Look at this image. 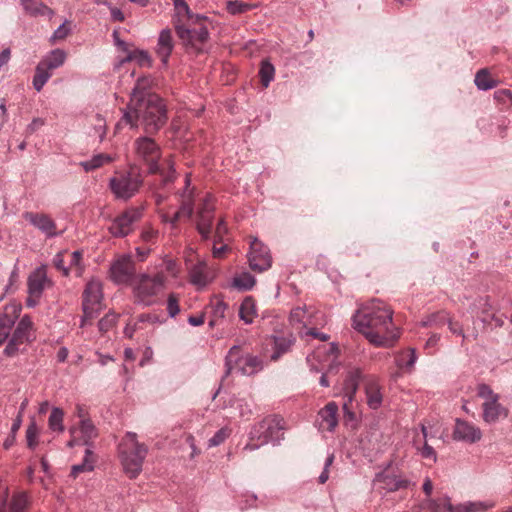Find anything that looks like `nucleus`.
<instances>
[{
	"label": "nucleus",
	"instance_id": "f257e3e1",
	"mask_svg": "<svg viewBox=\"0 0 512 512\" xmlns=\"http://www.w3.org/2000/svg\"><path fill=\"white\" fill-rule=\"evenodd\" d=\"M152 84L153 79L150 76L137 80L122 117V121L131 128L142 126L147 133L158 131L167 120L162 99L150 92Z\"/></svg>",
	"mask_w": 512,
	"mask_h": 512
},
{
	"label": "nucleus",
	"instance_id": "f03ea898",
	"mask_svg": "<svg viewBox=\"0 0 512 512\" xmlns=\"http://www.w3.org/2000/svg\"><path fill=\"white\" fill-rule=\"evenodd\" d=\"M353 327L376 347H392L400 337V331L393 322V310L379 299L357 309L353 315Z\"/></svg>",
	"mask_w": 512,
	"mask_h": 512
},
{
	"label": "nucleus",
	"instance_id": "7ed1b4c3",
	"mask_svg": "<svg viewBox=\"0 0 512 512\" xmlns=\"http://www.w3.org/2000/svg\"><path fill=\"white\" fill-rule=\"evenodd\" d=\"M284 429V420L282 418L278 416L264 418L252 427L249 433L250 442L244 446V450L254 451L269 442L273 444L279 443L283 439Z\"/></svg>",
	"mask_w": 512,
	"mask_h": 512
},
{
	"label": "nucleus",
	"instance_id": "20e7f679",
	"mask_svg": "<svg viewBox=\"0 0 512 512\" xmlns=\"http://www.w3.org/2000/svg\"><path fill=\"white\" fill-rule=\"evenodd\" d=\"M147 452V447L137 441L135 433H126L119 444V456L123 469L130 478H136L142 471Z\"/></svg>",
	"mask_w": 512,
	"mask_h": 512
},
{
	"label": "nucleus",
	"instance_id": "39448f33",
	"mask_svg": "<svg viewBox=\"0 0 512 512\" xmlns=\"http://www.w3.org/2000/svg\"><path fill=\"white\" fill-rule=\"evenodd\" d=\"M144 183L140 168L131 165L127 171L116 172L109 179V188L115 199L128 201L138 194Z\"/></svg>",
	"mask_w": 512,
	"mask_h": 512
},
{
	"label": "nucleus",
	"instance_id": "423d86ee",
	"mask_svg": "<svg viewBox=\"0 0 512 512\" xmlns=\"http://www.w3.org/2000/svg\"><path fill=\"white\" fill-rule=\"evenodd\" d=\"M165 280L162 273H157L154 276L142 274L137 277L132 284L135 301L144 306L154 304L156 296L165 287Z\"/></svg>",
	"mask_w": 512,
	"mask_h": 512
},
{
	"label": "nucleus",
	"instance_id": "0eeeda50",
	"mask_svg": "<svg viewBox=\"0 0 512 512\" xmlns=\"http://www.w3.org/2000/svg\"><path fill=\"white\" fill-rule=\"evenodd\" d=\"M226 374L240 373L242 375H252L262 369V361L253 355L241 354L239 346H233L228 351L225 359Z\"/></svg>",
	"mask_w": 512,
	"mask_h": 512
},
{
	"label": "nucleus",
	"instance_id": "6e6552de",
	"mask_svg": "<svg viewBox=\"0 0 512 512\" xmlns=\"http://www.w3.org/2000/svg\"><path fill=\"white\" fill-rule=\"evenodd\" d=\"M477 395L483 399L482 418L484 422L493 424L508 416V409L499 402V395L488 385L479 384L477 387Z\"/></svg>",
	"mask_w": 512,
	"mask_h": 512
},
{
	"label": "nucleus",
	"instance_id": "1a4fd4ad",
	"mask_svg": "<svg viewBox=\"0 0 512 512\" xmlns=\"http://www.w3.org/2000/svg\"><path fill=\"white\" fill-rule=\"evenodd\" d=\"M53 285L52 280L47 275V266L42 264L35 268L27 278V299L26 305L29 308L35 307L45 289Z\"/></svg>",
	"mask_w": 512,
	"mask_h": 512
},
{
	"label": "nucleus",
	"instance_id": "9d476101",
	"mask_svg": "<svg viewBox=\"0 0 512 512\" xmlns=\"http://www.w3.org/2000/svg\"><path fill=\"white\" fill-rule=\"evenodd\" d=\"M103 299L102 283L99 279L89 280L83 291L82 308L84 316L81 326H84L86 319H92L100 310Z\"/></svg>",
	"mask_w": 512,
	"mask_h": 512
},
{
	"label": "nucleus",
	"instance_id": "9b49d317",
	"mask_svg": "<svg viewBox=\"0 0 512 512\" xmlns=\"http://www.w3.org/2000/svg\"><path fill=\"white\" fill-rule=\"evenodd\" d=\"M135 154L139 160H142L149 166V173H157L161 170L167 171V167H159L157 161L160 159L161 151L156 142L149 137H140L134 143ZM167 161L165 163L167 164Z\"/></svg>",
	"mask_w": 512,
	"mask_h": 512
},
{
	"label": "nucleus",
	"instance_id": "f8f14e48",
	"mask_svg": "<svg viewBox=\"0 0 512 512\" xmlns=\"http://www.w3.org/2000/svg\"><path fill=\"white\" fill-rule=\"evenodd\" d=\"M35 339L36 334L33 322L28 315H24L9 340L4 353L7 356H14L20 351L21 345L29 344Z\"/></svg>",
	"mask_w": 512,
	"mask_h": 512
},
{
	"label": "nucleus",
	"instance_id": "ddd939ff",
	"mask_svg": "<svg viewBox=\"0 0 512 512\" xmlns=\"http://www.w3.org/2000/svg\"><path fill=\"white\" fill-rule=\"evenodd\" d=\"M144 207H130L118 215L109 227L114 237H125L133 230L134 223L143 217Z\"/></svg>",
	"mask_w": 512,
	"mask_h": 512
},
{
	"label": "nucleus",
	"instance_id": "4468645a",
	"mask_svg": "<svg viewBox=\"0 0 512 512\" xmlns=\"http://www.w3.org/2000/svg\"><path fill=\"white\" fill-rule=\"evenodd\" d=\"M338 348L334 343L323 345L317 348L311 355L307 356V361L311 369L319 372L326 368L332 371L337 359Z\"/></svg>",
	"mask_w": 512,
	"mask_h": 512
},
{
	"label": "nucleus",
	"instance_id": "2eb2a0df",
	"mask_svg": "<svg viewBox=\"0 0 512 512\" xmlns=\"http://www.w3.org/2000/svg\"><path fill=\"white\" fill-rule=\"evenodd\" d=\"M248 262L250 268L257 272L268 270L272 265L269 249L257 238H254L250 244Z\"/></svg>",
	"mask_w": 512,
	"mask_h": 512
},
{
	"label": "nucleus",
	"instance_id": "dca6fc26",
	"mask_svg": "<svg viewBox=\"0 0 512 512\" xmlns=\"http://www.w3.org/2000/svg\"><path fill=\"white\" fill-rule=\"evenodd\" d=\"M178 37L186 46L194 48L196 51L202 50V45L208 40L209 33L205 26L199 29H189L184 25H175Z\"/></svg>",
	"mask_w": 512,
	"mask_h": 512
},
{
	"label": "nucleus",
	"instance_id": "f3484780",
	"mask_svg": "<svg viewBox=\"0 0 512 512\" xmlns=\"http://www.w3.org/2000/svg\"><path fill=\"white\" fill-rule=\"evenodd\" d=\"M135 273L134 262L130 255H122L110 267V277L116 284L128 283Z\"/></svg>",
	"mask_w": 512,
	"mask_h": 512
},
{
	"label": "nucleus",
	"instance_id": "a211bd4d",
	"mask_svg": "<svg viewBox=\"0 0 512 512\" xmlns=\"http://www.w3.org/2000/svg\"><path fill=\"white\" fill-rule=\"evenodd\" d=\"M71 440L67 443L69 447L83 444L89 445L97 437L95 426L90 420H82L78 428L70 429Z\"/></svg>",
	"mask_w": 512,
	"mask_h": 512
},
{
	"label": "nucleus",
	"instance_id": "6ab92c4d",
	"mask_svg": "<svg viewBox=\"0 0 512 512\" xmlns=\"http://www.w3.org/2000/svg\"><path fill=\"white\" fill-rule=\"evenodd\" d=\"M453 438L467 443L478 442L482 438L479 427L465 420L456 419Z\"/></svg>",
	"mask_w": 512,
	"mask_h": 512
},
{
	"label": "nucleus",
	"instance_id": "aec40b11",
	"mask_svg": "<svg viewBox=\"0 0 512 512\" xmlns=\"http://www.w3.org/2000/svg\"><path fill=\"white\" fill-rule=\"evenodd\" d=\"M337 425L338 405L335 402H329L318 412L317 426L320 431L333 432Z\"/></svg>",
	"mask_w": 512,
	"mask_h": 512
},
{
	"label": "nucleus",
	"instance_id": "412c9836",
	"mask_svg": "<svg viewBox=\"0 0 512 512\" xmlns=\"http://www.w3.org/2000/svg\"><path fill=\"white\" fill-rule=\"evenodd\" d=\"M215 271L205 261H199L189 270L190 282L198 287H205L215 278Z\"/></svg>",
	"mask_w": 512,
	"mask_h": 512
},
{
	"label": "nucleus",
	"instance_id": "4be33fe9",
	"mask_svg": "<svg viewBox=\"0 0 512 512\" xmlns=\"http://www.w3.org/2000/svg\"><path fill=\"white\" fill-rule=\"evenodd\" d=\"M214 205L210 197L204 200V203L198 213L197 230L204 239H208L213 221Z\"/></svg>",
	"mask_w": 512,
	"mask_h": 512
},
{
	"label": "nucleus",
	"instance_id": "5701e85b",
	"mask_svg": "<svg viewBox=\"0 0 512 512\" xmlns=\"http://www.w3.org/2000/svg\"><path fill=\"white\" fill-rule=\"evenodd\" d=\"M174 49L172 31L168 28L161 30L158 36L155 52L164 66L168 65L169 57Z\"/></svg>",
	"mask_w": 512,
	"mask_h": 512
},
{
	"label": "nucleus",
	"instance_id": "b1692460",
	"mask_svg": "<svg viewBox=\"0 0 512 512\" xmlns=\"http://www.w3.org/2000/svg\"><path fill=\"white\" fill-rule=\"evenodd\" d=\"M23 217L30 224L42 231L46 236L52 237L56 235L55 222L46 214L25 212Z\"/></svg>",
	"mask_w": 512,
	"mask_h": 512
},
{
	"label": "nucleus",
	"instance_id": "393cba45",
	"mask_svg": "<svg viewBox=\"0 0 512 512\" xmlns=\"http://www.w3.org/2000/svg\"><path fill=\"white\" fill-rule=\"evenodd\" d=\"M373 485L376 489L393 492L407 487L408 481L399 479L396 475L378 473L373 480Z\"/></svg>",
	"mask_w": 512,
	"mask_h": 512
},
{
	"label": "nucleus",
	"instance_id": "a878e982",
	"mask_svg": "<svg viewBox=\"0 0 512 512\" xmlns=\"http://www.w3.org/2000/svg\"><path fill=\"white\" fill-rule=\"evenodd\" d=\"M360 378L361 371L358 368L351 369L347 372L342 387L343 396L346 398L343 405L344 409H346L348 404L353 401L354 395L359 386Z\"/></svg>",
	"mask_w": 512,
	"mask_h": 512
},
{
	"label": "nucleus",
	"instance_id": "bb28decb",
	"mask_svg": "<svg viewBox=\"0 0 512 512\" xmlns=\"http://www.w3.org/2000/svg\"><path fill=\"white\" fill-rule=\"evenodd\" d=\"M160 176H161L160 186L152 187L155 204L158 207L159 214H161V212H164L161 208V205L166 200V196L164 194L160 193L159 189L165 188L169 183L173 182V180L175 178V170L173 168V163L170 160L167 161V171L161 170Z\"/></svg>",
	"mask_w": 512,
	"mask_h": 512
},
{
	"label": "nucleus",
	"instance_id": "cd10ccee",
	"mask_svg": "<svg viewBox=\"0 0 512 512\" xmlns=\"http://www.w3.org/2000/svg\"><path fill=\"white\" fill-rule=\"evenodd\" d=\"M191 186L190 174L185 176V187L180 193L181 205L179 212L182 217L191 218L194 210V189Z\"/></svg>",
	"mask_w": 512,
	"mask_h": 512
},
{
	"label": "nucleus",
	"instance_id": "c85d7f7f",
	"mask_svg": "<svg viewBox=\"0 0 512 512\" xmlns=\"http://www.w3.org/2000/svg\"><path fill=\"white\" fill-rule=\"evenodd\" d=\"M367 404L371 409H378L382 405L383 395L381 387L376 378H368L365 383Z\"/></svg>",
	"mask_w": 512,
	"mask_h": 512
},
{
	"label": "nucleus",
	"instance_id": "c756f323",
	"mask_svg": "<svg viewBox=\"0 0 512 512\" xmlns=\"http://www.w3.org/2000/svg\"><path fill=\"white\" fill-rule=\"evenodd\" d=\"M20 4L26 14L32 17L47 16L52 18L54 11L42 0H20Z\"/></svg>",
	"mask_w": 512,
	"mask_h": 512
},
{
	"label": "nucleus",
	"instance_id": "7c9ffc66",
	"mask_svg": "<svg viewBox=\"0 0 512 512\" xmlns=\"http://www.w3.org/2000/svg\"><path fill=\"white\" fill-rule=\"evenodd\" d=\"M67 58V54L62 49H54L45 55L39 64L43 65L50 72L54 69L61 67Z\"/></svg>",
	"mask_w": 512,
	"mask_h": 512
},
{
	"label": "nucleus",
	"instance_id": "2f4dec72",
	"mask_svg": "<svg viewBox=\"0 0 512 512\" xmlns=\"http://www.w3.org/2000/svg\"><path fill=\"white\" fill-rule=\"evenodd\" d=\"M96 462V457L93 451L90 448L85 450V455L82 463L73 465L71 468V476L74 478L77 477L78 474L84 472H91L94 469Z\"/></svg>",
	"mask_w": 512,
	"mask_h": 512
},
{
	"label": "nucleus",
	"instance_id": "473e14b6",
	"mask_svg": "<svg viewBox=\"0 0 512 512\" xmlns=\"http://www.w3.org/2000/svg\"><path fill=\"white\" fill-rule=\"evenodd\" d=\"M239 317L246 324H251L257 317L256 303L251 297H246L239 309Z\"/></svg>",
	"mask_w": 512,
	"mask_h": 512
},
{
	"label": "nucleus",
	"instance_id": "72a5a7b5",
	"mask_svg": "<svg viewBox=\"0 0 512 512\" xmlns=\"http://www.w3.org/2000/svg\"><path fill=\"white\" fill-rule=\"evenodd\" d=\"M475 85L479 90L487 91L497 86V81L494 80L487 69L479 70L475 75Z\"/></svg>",
	"mask_w": 512,
	"mask_h": 512
},
{
	"label": "nucleus",
	"instance_id": "f704fd0d",
	"mask_svg": "<svg viewBox=\"0 0 512 512\" xmlns=\"http://www.w3.org/2000/svg\"><path fill=\"white\" fill-rule=\"evenodd\" d=\"M112 161H114V158L112 156H110L108 154L100 153V154L94 155L90 160L81 162L80 165L83 167V169L86 172H89V171H93L97 168H100L104 164L110 163Z\"/></svg>",
	"mask_w": 512,
	"mask_h": 512
},
{
	"label": "nucleus",
	"instance_id": "c9c22d12",
	"mask_svg": "<svg viewBox=\"0 0 512 512\" xmlns=\"http://www.w3.org/2000/svg\"><path fill=\"white\" fill-rule=\"evenodd\" d=\"M172 2L178 17H185L192 23L198 22L201 19H206V17L201 15H193L188 4L184 0H172Z\"/></svg>",
	"mask_w": 512,
	"mask_h": 512
},
{
	"label": "nucleus",
	"instance_id": "e433bc0d",
	"mask_svg": "<svg viewBox=\"0 0 512 512\" xmlns=\"http://www.w3.org/2000/svg\"><path fill=\"white\" fill-rule=\"evenodd\" d=\"M256 280L248 272H242L233 278L232 285L241 291H248L254 287Z\"/></svg>",
	"mask_w": 512,
	"mask_h": 512
},
{
	"label": "nucleus",
	"instance_id": "4c0bfd02",
	"mask_svg": "<svg viewBox=\"0 0 512 512\" xmlns=\"http://www.w3.org/2000/svg\"><path fill=\"white\" fill-rule=\"evenodd\" d=\"M294 343V337L292 335L288 337H274V348L275 351L271 358L277 360L282 354L286 353L292 344Z\"/></svg>",
	"mask_w": 512,
	"mask_h": 512
},
{
	"label": "nucleus",
	"instance_id": "58836bf2",
	"mask_svg": "<svg viewBox=\"0 0 512 512\" xmlns=\"http://www.w3.org/2000/svg\"><path fill=\"white\" fill-rule=\"evenodd\" d=\"M63 420H64L63 410L58 407H53L51 410L49 419H48L49 429L54 432L62 433L64 431Z\"/></svg>",
	"mask_w": 512,
	"mask_h": 512
},
{
	"label": "nucleus",
	"instance_id": "ea45409f",
	"mask_svg": "<svg viewBox=\"0 0 512 512\" xmlns=\"http://www.w3.org/2000/svg\"><path fill=\"white\" fill-rule=\"evenodd\" d=\"M70 261L67 268H70V272L74 273L75 276L81 277L85 270L83 263V254L81 251L76 250L69 255Z\"/></svg>",
	"mask_w": 512,
	"mask_h": 512
},
{
	"label": "nucleus",
	"instance_id": "a19ab883",
	"mask_svg": "<svg viewBox=\"0 0 512 512\" xmlns=\"http://www.w3.org/2000/svg\"><path fill=\"white\" fill-rule=\"evenodd\" d=\"M52 72L39 64L36 66L35 75L33 77V87L38 92L42 90L47 81L51 78Z\"/></svg>",
	"mask_w": 512,
	"mask_h": 512
},
{
	"label": "nucleus",
	"instance_id": "79ce46f5",
	"mask_svg": "<svg viewBox=\"0 0 512 512\" xmlns=\"http://www.w3.org/2000/svg\"><path fill=\"white\" fill-rule=\"evenodd\" d=\"M274 75V66L269 61L263 60L261 62V67L259 70V76L261 79V83L265 88L268 87L270 82L274 79Z\"/></svg>",
	"mask_w": 512,
	"mask_h": 512
},
{
	"label": "nucleus",
	"instance_id": "37998d69",
	"mask_svg": "<svg viewBox=\"0 0 512 512\" xmlns=\"http://www.w3.org/2000/svg\"><path fill=\"white\" fill-rule=\"evenodd\" d=\"M417 356L414 349H408L400 354L397 359V365L406 370H411L416 363Z\"/></svg>",
	"mask_w": 512,
	"mask_h": 512
},
{
	"label": "nucleus",
	"instance_id": "c03bdc74",
	"mask_svg": "<svg viewBox=\"0 0 512 512\" xmlns=\"http://www.w3.org/2000/svg\"><path fill=\"white\" fill-rule=\"evenodd\" d=\"M136 61L140 66L151 67L152 60L148 52L144 50H135L133 52H129L126 59L124 61Z\"/></svg>",
	"mask_w": 512,
	"mask_h": 512
},
{
	"label": "nucleus",
	"instance_id": "a18cd8bd",
	"mask_svg": "<svg viewBox=\"0 0 512 512\" xmlns=\"http://www.w3.org/2000/svg\"><path fill=\"white\" fill-rule=\"evenodd\" d=\"M466 509L468 512H486L495 507L496 503L493 500L485 501H469L466 502Z\"/></svg>",
	"mask_w": 512,
	"mask_h": 512
},
{
	"label": "nucleus",
	"instance_id": "49530a36",
	"mask_svg": "<svg viewBox=\"0 0 512 512\" xmlns=\"http://www.w3.org/2000/svg\"><path fill=\"white\" fill-rule=\"evenodd\" d=\"M435 504L440 507L441 511L445 510L447 512H468L466 509V504H460L457 506H453L451 504L449 497H442L436 500Z\"/></svg>",
	"mask_w": 512,
	"mask_h": 512
},
{
	"label": "nucleus",
	"instance_id": "de8ad7c7",
	"mask_svg": "<svg viewBox=\"0 0 512 512\" xmlns=\"http://www.w3.org/2000/svg\"><path fill=\"white\" fill-rule=\"evenodd\" d=\"M21 310L22 306L20 303L12 302L5 306L4 312L0 317L11 320V326H13L15 320L19 317Z\"/></svg>",
	"mask_w": 512,
	"mask_h": 512
},
{
	"label": "nucleus",
	"instance_id": "09e8293b",
	"mask_svg": "<svg viewBox=\"0 0 512 512\" xmlns=\"http://www.w3.org/2000/svg\"><path fill=\"white\" fill-rule=\"evenodd\" d=\"M27 505L28 499L26 494L19 493L13 496L9 506V512H25Z\"/></svg>",
	"mask_w": 512,
	"mask_h": 512
},
{
	"label": "nucleus",
	"instance_id": "8fccbe9b",
	"mask_svg": "<svg viewBox=\"0 0 512 512\" xmlns=\"http://www.w3.org/2000/svg\"><path fill=\"white\" fill-rule=\"evenodd\" d=\"M151 316L149 314H141L137 320L129 321L124 328V335L128 338H132L134 333L139 329V324L149 321Z\"/></svg>",
	"mask_w": 512,
	"mask_h": 512
},
{
	"label": "nucleus",
	"instance_id": "3c124183",
	"mask_svg": "<svg viewBox=\"0 0 512 512\" xmlns=\"http://www.w3.org/2000/svg\"><path fill=\"white\" fill-rule=\"evenodd\" d=\"M306 317H307L306 308L305 307H296L291 311L289 320L292 325L298 324V325H302L303 327H306V325L308 323L306 320Z\"/></svg>",
	"mask_w": 512,
	"mask_h": 512
},
{
	"label": "nucleus",
	"instance_id": "603ef678",
	"mask_svg": "<svg viewBox=\"0 0 512 512\" xmlns=\"http://www.w3.org/2000/svg\"><path fill=\"white\" fill-rule=\"evenodd\" d=\"M39 429L35 421H31L26 429L27 446L30 449H35L38 445Z\"/></svg>",
	"mask_w": 512,
	"mask_h": 512
},
{
	"label": "nucleus",
	"instance_id": "864d4df0",
	"mask_svg": "<svg viewBox=\"0 0 512 512\" xmlns=\"http://www.w3.org/2000/svg\"><path fill=\"white\" fill-rule=\"evenodd\" d=\"M118 321V314L114 312L107 313L103 318L98 322L99 330L103 333L109 331L112 327L116 325Z\"/></svg>",
	"mask_w": 512,
	"mask_h": 512
},
{
	"label": "nucleus",
	"instance_id": "5fc2aeb1",
	"mask_svg": "<svg viewBox=\"0 0 512 512\" xmlns=\"http://www.w3.org/2000/svg\"><path fill=\"white\" fill-rule=\"evenodd\" d=\"M231 430L228 427L218 430L213 437L208 440V448L216 447L222 444L230 435Z\"/></svg>",
	"mask_w": 512,
	"mask_h": 512
},
{
	"label": "nucleus",
	"instance_id": "6e6d98bb",
	"mask_svg": "<svg viewBox=\"0 0 512 512\" xmlns=\"http://www.w3.org/2000/svg\"><path fill=\"white\" fill-rule=\"evenodd\" d=\"M67 253V251H60L53 258L55 268L61 271L64 276H68L70 274V268H67L64 264Z\"/></svg>",
	"mask_w": 512,
	"mask_h": 512
},
{
	"label": "nucleus",
	"instance_id": "4d7b16f0",
	"mask_svg": "<svg viewBox=\"0 0 512 512\" xmlns=\"http://www.w3.org/2000/svg\"><path fill=\"white\" fill-rule=\"evenodd\" d=\"M233 407L238 410V416L240 418H249L252 415V410L247 401L243 399H237L234 401Z\"/></svg>",
	"mask_w": 512,
	"mask_h": 512
},
{
	"label": "nucleus",
	"instance_id": "13d9d810",
	"mask_svg": "<svg viewBox=\"0 0 512 512\" xmlns=\"http://www.w3.org/2000/svg\"><path fill=\"white\" fill-rule=\"evenodd\" d=\"M70 22L69 21H65L64 23H62L55 31L54 33L52 34L51 36V41L52 42H55V41H58V40H63L65 39L71 32V28H70Z\"/></svg>",
	"mask_w": 512,
	"mask_h": 512
},
{
	"label": "nucleus",
	"instance_id": "bf43d9fd",
	"mask_svg": "<svg viewBox=\"0 0 512 512\" xmlns=\"http://www.w3.org/2000/svg\"><path fill=\"white\" fill-rule=\"evenodd\" d=\"M159 236L158 230H155L154 228L150 226H146L143 228L141 232V239L143 242L148 244H153L157 241Z\"/></svg>",
	"mask_w": 512,
	"mask_h": 512
},
{
	"label": "nucleus",
	"instance_id": "052dcab7",
	"mask_svg": "<svg viewBox=\"0 0 512 512\" xmlns=\"http://www.w3.org/2000/svg\"><path fill=\"white\" fill-rule=\"evenodd\" d=\"M251 8L249 4L239 1H230L227 3V10L229 13L236 15L248 11Z\"/></svg>",
	"mask_w": 512,
	"mask_h": 512
},
{
	"label": "nucleus",
	"instance_id": "680f3d73",
	"mask_svg": "<svg viewBox=\"0 0 512 512\" xmlns=\"http://www.w3.org/2000/svg\"><path fill=\"white\" fill-rule=\"evenodd\" d=\"M494 98L503 105H512V92L508 89H500L495 91Z\"/></svg>",
	"mask_w": 512,
	"mask_h": 512
},
{
	"label": "nucleus",
	"instance_id": "e2e57ef3",
	"mask_svg": "<svg viewBox=\"0 0 512 512\" xmlns=\"http://www.w3.org/2000/svg\"><path fill=\"white\" fill-rule=\"evenodd\" d=\"M167 312L170 317H175L180 312L179 300L175 294H170L168 296Z\"/></svg>",
	"mask_w": 512,
	"mask_h": 512
},
{
	"label": "nucleus",
	"instance_id": "0e129e2a",
	"mask_svg": "<svg viewBox=\"0 0 512 512\" xmlns=\"http://www.w3.org/2000/svg\"><path fill=\"white\" fill-rule=\"evenodd\" d=\"M476 305L482 310V313L486 315L482 318V321H487L488 317L491 316L489 312L492 310V305L489 302V298L480 297L479 299H477Z\"/></svg>",
	"mask_w": 512,
	"mask_h": 512
},
{
	"label": "nucleus",
	"instance_id": "69168bd1",
	"mask_svg": "<svg viewBox=\"0 0 512 512\" xmlns=\"http://www.w3.org/2000/svg\"><path fill=\"white\" fill-rule=\"evenodd\" d=\"M11 320L0 317V344H2L11 332Z\"/></svg>",
	"mask_w": 512,
	"mask_h": 512
},
{
	"label": "nucleus",
	"instance_id": "338daca9",
	"mask_svg": "<svg viewBox=\"0 0 512 512\" xmlns=\"http://www.w3.org/2000/svg\"><path fill=\"white\" fill-rule=\"evenodd\" d=\"M420 455L424 459H430L434 463L437 461V454L432 446L427 442L424 443L423 447L419 449Z\"/></svg>",
	"mask_w": 512,
	"mask_h": 512
},
{
	"label": "nucleus",
	"instance_id": "774afa93",
	"mask_svg": "<svg viewBox=\"0 0 512 512\" xmlns=\"http://www.w3.org/2000/svg\"><path fill=\"white\" fill-rule=\"evenodd\" d=\"M161 220L164 223H169L172 227H175L177 222L182 218L179 211L175 212L173 216H170L167 212H161Z\"/></svg>",
	"mask_w": 512,
	"mask_h": 512
}]
</instances>
